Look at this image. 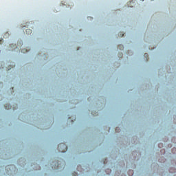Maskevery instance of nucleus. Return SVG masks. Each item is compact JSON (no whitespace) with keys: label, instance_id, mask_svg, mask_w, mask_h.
<instances>
[{"label":"nucleus","instance_id":"1","mask_svg":"<svg viewBox=\"0 0 176 176\" xmlns=\"http://www.w3.org/2000/svg\"><path fill=\"white\" fill-rule=\"evenodd\" d=\"M58 148L59 152L64 153V152L67 151L68 147L67 146V144H65L64 143H61V144H58Z\"/></svg>","mask_w":176,"mask_h":176},{"label":"nucleus","instance_id":"2","mask_svg":"<svg viewBox=\"0 0 176 176\" xmlns=\"http://www.w3.org/2000/svg\"><path fill=\"white\" fill-rule=\"evenodd\" d=\"M26 34L28 35H31V34H32V30L31 29H27L26 30Z\"/></svg>","mask_w":176,"mask_h":176},{"label":"nucleus","instance_id":"3","mask_svg":"<svg viewBox=\"0 0 176 176\" xmlns=\"http://www.w3.org/2000/svg\"><path fill=\"white\" fill-rule=\"evenodd\" d=\"M5 108L6 109H10V108H12V106H10V104H6Z\"/></svg>","mask_w":176,"mask_h":176},{"label":"nucleus","instance_id":"4","mask_svg":"<svg viewBox=\"0 0 176 176\" xmlns=\"http://www.w3.org/2000/svg\"><path fill=\"white\" fill-rule=\"evenodd\" d=\"M144 56L146 57V61H148V60H149V55H148L147 53L144 54Z\"/></svg>","mask_w":176,"mask_h":176},{"label":"nucleus","instance_id":"5","mask_svg":"<svg viewBox=\"0 0 176 176\" xmlns=\"http://www.w3.org/2000/svg\"><path fill=\"white\" fill-rule=\"evenodd\" d=\"M118 49H120V50H123V49H124V47L123 46V45H118Z\"/></svg>","mask_w":176,"mask_h":176},{"label":"nucleus","instance_id":"6","mask_svg":"<svg viewBox=\"0 0 176 176\" xmlns=\"http://www.w3.org/2000/svg\"><path fill=\"white\" fill-rule=\"evenodd\" d=\"M28 49H23L21 50V53H28Z\"/></svg>","mask_w":176,"mask_h":176},{"label":"nucleus","instance_id":"7","mask_svg":"<svg viewBox=\"0 0 176 176\" xmlns=\"http://www.w3.org/2000/svg\"><path fill=\"white\" fill-rule=\"evenodd\" d=\"M124 35V34L123 33V32H120L119 34H118V36H120V38L123 37Z\"/></svg>","mask_w":176,"mask_h":176},{"label":"nucleus","instance_id":"8","mask_svg":"<svg viewBox=\"0 0 176 176\" xmlns=\"http://www.w3.org/2000/svg\"><path fill=\"white\" fill-rule=\"evenodd\" d=\"M128 174H129V175H133V174H134V171H133V170H129V172H128Z\"/></svg>","mask_w":176,"mask_h":176},{"label":"nucleus","instance_id":"9","mask_svg":"<svg viewBox=\"0 0 176 176\" xmlns=\"http://www.w3.org/2000/svg\"><path fill=\"white\" fill-rule=\"evenodd\" d=\"M158 146H159V148L163 147V144H160L158 145Z\"/></svg>","mask_w":176,"mask_h":176},{"label":"nucleus","instance_id":"10","mask_svg":"<svg viewBox=\"0 0 176 176\" xmlns=\"http://www.w3.org/2000/svg\"><path fill=\"white\" fill-rule=\"evenodd\" d=\"M120 57H123V54H120Z\"/></svg>","mask_w":176,"mask_h":176},{"label":"nucleus","instance_id":"11","mask_svg":"<svg viewBox=\"0 0 176 176\" xmlns=\"http://www.w3.org/2000/svg\"><path fill=\"white\" fill-rule=\"evenodd\" d=\"M12 69V66H8V69Z\"/></svg>","mask_w":176,"mask_h":176},{"label":"nucleus","instance_id":"12","mask_svg":"<svg viewBox=\"0 0 176 176\" xmlns=\"http://www.w3.org/2000/svg\"><path fill=\"white\" fill-rule=\"evenodd\" d=\"M2 100V95H0V101Z\"/></svg>","mask_w":176,"mask_h":176},{"label":"nucleus","instance_id":"13","mask_svg":"<svg viewBox=\"0 0 176 176\" xmlns=\"http://www.w3.org/2000/svg\"><path fill=\"white\" fill-rule=\"evenodd\" d=\"M0 45H2V39L0 40Z\"/></svg>","mask_w":176,"mask_h":176}]
</instances>
